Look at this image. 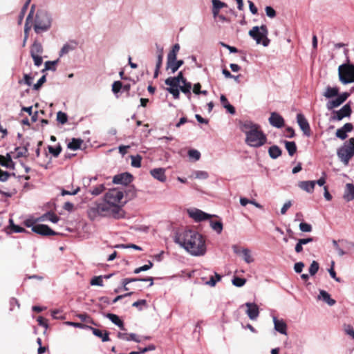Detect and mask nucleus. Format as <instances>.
Wrapping results in <instances>:
<instances>
[{
	"label": "nucleus",
	"instance_id": "nucleus-1",
	"mask_svg": "<svg viewBox=\"0 0 354 354\" xmlns=\"http://www.w3.org/2000/svg\"><path fill=\"white\" fill-rule=\"evenodd\" d=\"M174 242L194 257L204 256L207 252L205 238L195 230H187L177 233Z\"/></svg>",
	"mask_w": 354,
	"mask_h": 354
},
{
	"label": "nucleus",
	"instance_id": "nucleus-2",
	"mask_svg": "<svg viewBox=\"0 0 354 354\" xmlns=\"http://www.w3.org/2000/svg\"><path fill=\"white\" fill-rule=\"evenodd\" d=\"M240 130L245 134V143L250 147H260L267 141L266 134L259 124L250 120L239 122Z\"/></svg>",
	"mask_w": 354,
	"mask_h": 354
},
{
	"label": "nucleus",
	"instance_id": "nucleus-3",
	"mask_svg": "<svg viewBox=\"0 0 354 354\" xmlns=\"http://www.w3.org/2000/svg\"><path fill=\"white\" fill-rule=\"evenodd\" d=\"M124 197V193L118 188L109 190L104 196V201L109 203L113 206V216L118 218L122 216V200Z\"/></svg>",
	"mask_w": 354,
	"mask_h": 354
},
{
	"label": "nucleus",
	"instance_id": "nucleus-4",
	"mask_svg": "<svg viewBox=\"0 0 354 354\" xmlns=\"http://www.w3.org/2000/svg\"><path fill=\"white\" fill-rule=\"evenodd\" d=\"M52 17L46 10H39L37 12L34 24V30L37 34L48 30L51 26Z\"/></svg>",
	"mask_w": 354,
	"mask_h": 354
},
{
	"label": "nucleus",
	"instance_id": "nucleus-5",
	"mask_svg": "<svg viewBox=\"0 0 354 354\" xmlns=\"http://www.w3.org/2000/svg\"><path fill=\"white\" fill-rule=\"evenodd\" d=\"M268 30L266 25L260 27L254 26L250 31L249 35L254 39L257 44H261L263 46H268L270 39L268 38Z\"/></svg>",
	"mask_w": 354,
	"mask_h": 354
},
{
	"label": "nucleus",
	"instance_id": "nucleus-6",
	"mask_svg": "<svg viewBox=\"0 0 354 354\" xmlns=\"http://www.w3.org/2000/svg\"><path fill=\"white\" fill-rule=\"evenodd\" d=\"M338 74L339 80L344 84L354 82V65L346 64L340 65Z\"/></svg>",
	"mask_w": 354,
	"mask_h": 354
},
{
	"label": "nucleus",
	"instance_id": "nucleus-7",
	"mask_svg": "<svg viewBox=\"0 0 354 354\" xmlns=\"http://www.w3.org/2000/svg\"><path fill=\"white\" fill-rule=\"evenodd\" d=\"M337 155L339 160L345 166L348 165L350 160L354 156V149H353L349 140L345 142L344 145L337 149Z\"/></svg>",
	"mask_w": 354,
	"mask_h": 354
},
{
	"label": "nucleus",
	"instance_id": "nucleus-8",
	"mask_svg": "<svg viewBox=\"0 0 354 354\" xmlns=\"http://www.w3.org/2000/svg\"><path fill=\"white\" fill-rule=\"evenodd\" d=\"M113 206L109 203L104 201L97 204L95 207H93L91 212H93L95 215L106 216L109 215L113 216Z\"/></svg>",
	"mask_w": 354,
	"mask_h": 354
},
{
	"label": "nucleus",
	"instance_id": "nucleus-9",
	"mask_svg": "<svg viewBox=\"0 0 354 354\" xmlns=\"http://www.w3.org/2000/svg\"><path fill=\"white\" fill-rule=\"evenodd\" d=\"M187 213L189 217L193 218L196 222L205 221L214 216V215L209 214L196 208H192L187 209Z\"/></svg>",
	"mask_w": 354,
	"mask_h": 354
},
{
	"label": "nucleus",
	"instance_id": "nucleus-10",
	"mask_svg": "<svg viewBox=\"0 0 354 354\" xmlns=\"http://www.w3.org/2000/svg\"><path fill=\"white\" fill-rule=\"evenodd\" d=\"M351 114V108L348 104L344 105L339 110L334 111L330 120L339 121L345 117H349Z\"/></svg>",
	"mask_w": 354,
	"mask_h": 354
},
{
	"label": "nucleus",
	"instance_id": "nucleus-11",
	"mask_svg": "<svg viewBox=\"0 0 354 354\" xmlns=\"http://www.w3.org/2000/svg\"><path fill=\"white\" fill-rule=\"evenodd\" d=\"M32 231L41 236L56 235L57 233L44 224H36L32 227Z\"/></svg>",
	"mask_w": 354,
	"mask_h": 354
},
{
	"label": "nucleus",
	"instance_id": "nucleus-12",
	"mask_svg": "<svg viewBox=\"0 0 354 354\" xmlns=\"http://www.w3.org/2000/svg\"><path fill=\"white\" fill-rule=\"evenodd\" d=\"M297 122L304 134L309 137L310 136V125L308 120L302 113H298L297 115Z\"/></svg>",
	"mask_w": 354,
	"mask_h": 354
},
{
	"label": "nucleus",
	"instance_id": "nucleus-13",
	"mask_svg": "<svg viewBox=\"0 0 354 354\" xmlns=\"http://www.w3.org/2000/svg\"><path fill=\"white\" fill-rule=\"evenodd\" d=\"M349 94L346 92L341 93L340 95H337V97L335 100H330L327 102V109L328 110H331L333 108L340 106L343 102H344L346 100Z\"/></svg>",
	"mask_w": 354,
	"mask_h": 354
},
{
	"label": "nucleus",
	"instance_id": "nucleus-14",
	"mask_svg": "<svg viewBox=\"0 0 354 354\" xmlns=\"http://www.w3.org/2000/svg\"><path fill=\"white\" fill-rule=\"evenodd\" d=\"M133 176L129 173H122L115 175L113 178L115 184L128 185L132 181Z\"/></svg>",
	"mask_w": 354,
	"mask_h": 354
},
{
	"label": "nucleus",
	"instance_id": "nucleus-15",
	"mask_svg": "<svg viewBox=\"0 0 354 354\" xmlns=\"http://www.w3.org/2000/svg\"><path fill=\"white\" fill-rule=\"evenodd\" d=\"M137 281H150L149 286H151L153 284V279L152 277H147L143 279L139 278H125L122 279V289L125 291L129 290V288L127 286L129 283L131 282H137Z\"/></svg>",
	"mask_w": 354,
	"mask_h": 354
},
{
	"label": "nucleus",
	"instance_id": "nucleus-16",
	"mask_svg": "<svg viewBox=\"0 0 354 354\" xmlns=\"http://www.w3.org/2000/svg\"><path fill=\"white\" fill-rule=\"evenodd\" d=\"M270 124L274 127L281 128L284 125L283 118L277 113L273 112L269 118Z\"/></svg>",
	"mask_w": 354,
	"mask_h": 354
},
{
	"label": "nucleus",
	"instance_id": "nucleus-17",
	"mask_svg": "<svg viewBox=\"0 0 354 354\" xmlns=\"http://www.w3.org/2000/svg\"><path fill=\"white\" fill-rule=\"evenodd\" d=\"M165 169L164 168H155L150 171V174L152 177L161 183H164L167 180L165 175Z\"/></svg>",
	"mask_w": 354,
	"mask_h": 354
},
{
	"label": "nucleus",
	"instance_id": "nucleus-18",
	"mask_svg": "<svg viewBox=\"0 0 354 354\" xmlns=\"http://www.w3.org/2000/svg\"><path fill=\"white\" fill-rule=\"evenodd\" d=\"M353 129V126L351 123H346L342 127L337 130L336 136L341 140H345L347 138V133L351 132Z\"/></svg>",
	"mask_w": 354,
	"mask_h": 354
},
{
	"label": "nucleus",
	"instance_id": "nucleus-19",
	"mask_svg": "<svg viewBox=\"0 0 354 354\" xmlns=\"http://www.w3.org/2000/svg\"><path fill=\"white\" fill-rule=\"evenodd\" d=\"M184 64L183 60H177V59H174V60L171 59H167V70H171L172 73H174L176 72L178 68Z\"/></svg>",
	"mask_w": 354,
	"mask_h": 354
},
{
	"label": "nucleus",
	"instance_id": "nucleus-20",
	"mask_svg": "<svg viewBox=\"0 0 354 354\" xmlns=\"http://www.w3.org/2000/svg\"><path fill=\"white\" fill-rule=\"evenodd\" d=\"M0 165L8 169H15V162L10 153H8L6 156L0 155Z\"/></svg>",
	"mask_w": 354,
	"mask_h": 354
},
{
	"label": "nucleus",
	"instance_id": "nucleus-21",
	"mask_svg": "<svg viewBox=\"0 0 354 354\" xmlns=\"http://www.w3.org/2000/svg\"><path fill=\"white\" fill-rule=\"evenodd\" d=\"M298 186L300 189L309 194L313 193L315 189V183L313 180L300 181Z\"/></svg>",
	"mask_w": 354,
	"mask_h": 354
},
{
	"label": "nucleus",
	"instance_id": "nucleus-22",
	"mask_svg": "<svg viewBox=\"0 0 354 354\" xmlns=\"http://www.w3.org/2000/svg\"><path fill=\"white\" fill-rule=\"evenodd\" d=\"M35 9V5L32 4L31 6L30 12H29L28 17L26 18V24H25V26H24L25 40H27L28 37V32L30 30V26H29V21H30V20H31L33 18Z\"/></svg>",
	"mask_w": 354,
	"mask_h": 354
},
{
	"label": "nucleus",
	"instance_id": "nucleus-23",
	"mask_svg": "<svg viewBox=\"0 0 354 354\" xmlns=\"http://www.w3.org/2000/svg\"><path fill=\"white\" fill-rule=\"evenodd\" d=\"M343 198L346 201L354 200V185L352 183H347L345 187Z\"/></svg>",
	"mask_w": 354,
	"mask_h": 354
},
{
	"label": "nucleus",
	"instance_id": "nucleus-24",
	"mask_svg": "<svg viewBox=\"0 0 354 354\" xmlns=\"http://www.w3.org/2000/svg\"><path fill=\"white\" fill-rule=\"evenodd\" d=\"M88 328H89L90 330H92L93 335L101 338L102 342H107V341L110 340L109 337V332L105 330L104 333H103V331H102L97 328H93L91 326L88 327Z\"/></svg>",
	"mask_w": 354,
	"mask_h": 354
},
{
	"label": "nucleus",
	"instance_id": "nucleus-25",
	"mask_svg": "<svg viewBox=\"0 0 354 354\" xmlns=\"http://www.w3.org/2000/svg\"><path fill=\"white\" fill-rule=\"evenodd\" d=\"M318 298L328 304L330 306L335 304V300L332 299L330 295L325 290H320Z\"/></svg>",
	"mask_w": 354,
	"mask_h": 354
},
{
	"label": "nucleus",
	"instance_id": "nucleus-26",
	"mask_svg": "<svg viewBox=\"0 0 354 354\" xmlns=\"http://www.w3.org/2000/svg\"><path fill=\"white\" fill-rule=\"evenodd\" d=\"M43 53V47L41 43L35 41L30 48V55H41Z\"/></svg>",
	"mask_w": 354,
	"mask_h": 354
},
{
	"label": "nucleus",
	"instance_id": "nucleus-27",
	"mask_svg": "<svg viewBox=\"0 0 354 354\" xmlns=\"http://www.w3.org/2000/svg\"><path fill=\"white\" fill-rule=\"evenodd\" d=\"M339 89L337 87H330L327 86L325 92L324 93V96L328 99L335 97L338 95Z\"/></svg>",
	"mask_w": 354,
	"mask_h": 354
},
{
	"label": "nucleus",
	"instance_id": "nucleus-28",
	"mask_svg": "<svg viewBox=\"0 0 354 354\" xmlns=\"http://www.w3.org/2000/svg\"><path fill=\"white\" fill-rule=\"evenodd\" d=\"M268 153L270 158L276 159L281 155V150L278 146L273 145L269 148Z\"/></svg>",
	"mask_w": 354,
	"mask_h": 354
},
{
	"label": "nucleus",
	"instance_id": "nucleus-29",
	"mask_svg": "<svg viewBox=\"0 0 354 354\" xmlns=\"http://www.w3.org/2000/svg\"><path fill=\"white\" fill-rule=\"evenodd\" d=\"M118 337L120 339H122L126 340V341L133 340L136 342H140V340L137 338V335L134 333L128 334V333H118Z\"/></svg>",
	"mask_w": 354,
	"mask_h": 354
},
{
	"label": "nucleus",
	"instance_id": "nucleus-30",
	"mask_svg": "<svg viewBox=\"0 0 354 354\" xmlns=\"http://www.w3.org/2000/svg\"><path fill=\"white\" fill-rule=\"evenodd\" d=\"M274 328L278 332L286 334V324L283 321L277 320L275 317L274 318Z\"/></svg>",
	"mask_w": 354,
	"mask_h": 354
},
{
	"label": "nucleus",
	"instance_id": "nucleus-31",
	"mask_svg": "<svg viewBox=\"0 0 354 354\" xmlns=\"http://www.w3.org/2000/svg\"><path fill=\"white\" fill-rule=\"evenodd\" d=\"M28 145V144H27L26 146H25L24 147H16L15 148V152H16V155L14 156L15 158H21V157H27L28 155V147L27 146Z\"/></svg>",
	"mask_w": 354,
	"mask_h": 354
},
{
	"label": "nucleus",
	"instance_id": "nucleus-32",
	"mask_svg": "<svg viewBox=\"0 0 354 354\" xmlns=\"http://www.w3.org/2000/svg\"><path fill=\"white\" fill-rule=\"evenodd\" d=\"M284 142L286 149L288 151V154L290 156H292L297 151V146L295 142L293 141H285Z\"/></svg>",
	"mask_w": 354,
	"mask_h": 354
},
{
	"label": "nucleus",
	"instance_id": "nucleus-33",
	"mask_svg": "<svg viewBox=\"0 0 354 354\" xmlns=\"http://www.w3.org/2000/svg\"><path fill=\"white\" fill-rule=\"evenodd\" d=\"M183 86H179L180 90L187 95V97L190 99L191 97V88L192 84L190 82H187V81H183Z\"/></svg>",
	"mask_w": 354,
	"mask_h": 354
},
{
	"label": "nucleus",
	"instance_id": "nucleus-34",
	"mask_svg": "<svg viewBox=\"0 0 354 354\" xmlns=\"http://www.w3.org/2000/svg\"><path fill=\"white\" fill-rule=\"evenodd\" d=\"M241 254L243 255L244 261L247 263H250L254 261V258L251 254V251L248 248H243L241 250Z\"/></svg>",
	"mask_w": 354,
	"mask_h": 354
},
{
	"label": "nucleus",
	"instance_id": "nucleus-35",
	"mask_svg": "<svg viewBox=\"0 0 354 354\" xmlns=\"http://www.w3.org/2000/svg\"><path fill=\"white\" fill-rule=\"evenodd\" d=\"M180 50V45L178 44H176L173 46L172 49L169 52L167 55V59L174 60L177 58V54Z\"/></svg>",
	"mask_w": 354,
	"mask_h": 354
},
{
	"label": "nucleus",
	"instance_id": "nucleus-36",
	"mask_svg": "<svg viewBox=\"0 0 354 354\" xmlns=\"http://www.w3.org/2000/svg\"><path fill=\"white\" fill-rule=\"evenodd\" d=\"M44 220L49 221L53 223H57L59 221V217L53 212H48L44 214Z\"/></svg>",
	"mask_w": 354,
	"mask_h": 354
},
{
	"label": "nucleus",
	"instance_id": "nucleus-37",
	"mask_svg": "<svg viewBox=\"0 0 354 354\" xmlns=\"http://www.w3.org/2000/svg\"><path fill=\"white\" fill-rule=\"evenodd\" d=\"M73 44H74V45H73L71 44H68V43L65 44L61 48V50L59 52V56L62 57L64 55H66V54L68 53L70 51L74 50L75 48L76 43L73 42Z\"/></svg>",
	"mask_w": 354,
	"mask_h": 354
},
{
	"label": "nucleus",
	"instance_id": "nucleus-38",
	"mask_svg": "<svg viewBox=\"0 0 354 354\" xmlns=\"http://www.w3.org/2000/svg\"><path fill=\"white\" fill-rule=\"evenodd\" d=\"M82 140L81 139L73 138L68 144V148L72 150H77L80 148Z\"/></svg>",
	"mask_w": 354,
	"mask_h": 354
},
{
	"label": "nucleus",
	"instance_id": "nucleus-39",
	"mask_svg": "<svg viewBox=\"0 0 354 354\" xmlns=\"http://www.w3.org/2000/svg\"><path fill=\"white\" fill-rule=\"evenodd\" d=\"M221 279V276L216 272H214V276H211L209 281L205 282L206 285H208L211 287H214L216 286V283Z\"/></svg>",
	"mask_w": 354,
	"mask_h": 354
},
{
	"label": "nucleus",
	"instance_id": "nucleus-40",
	"mask_svg": "<svg viewBox=\"0 0 354 354\" xmlns=\"http://www.w3.org/2000/svg\"><path fill=\"white\" fill-rule=\"evenodd\" d=\"M107 317L111 320L113 323H114L115 325L118 326L120 328L123 329V322L119 318V317L115 314H111L109 313L107 315Z\"/></svg>",
	"mask_w": 354,
	"mask_h": 354
},
{
	"label": "nucleus",
	"instance_id": "nucleus-41",
	"mask_svg": "<svg viewBox=\"0 0 354 354\" xmlns=\"http://www.w3.org/2000/svg\"><path fill=\"white\" fill-rule=\"evenodd\" d=\"M210 225L212 228L216 231L218 234H221L223 231V223L221 221H210Z\"/></svg>",
	"mask_w": 354,
	"mask_h": 354
},
{
	"label": "nucleus",
	"instance_id": "nucleus-42",
	"mask_svg": "<svg viewBox=\"0 0 354 354\" xmlns=\"http://www.w3.org/2000/svg\"><path fill=\"white\" fill-rule=\"evenodd\" d=\"M162 60H163V55H157L156 68H155V71H154V77L155 78L158 76L160 68H161L162 64Z\"/></svg>",
	"mask_w": 354,
	"mask_h": 354
},
{
	"label": "nucleus",
	"instance_id": "nucleus-43",
	"mask_svg": "<svg viewBox=\"0 0 354 354\" xmlns=\"http://www.w3.org/2000/svg\"><path fill=\"white\" fill-rule=\"evenodd\" d=\"M131 166L133 167L139 168L141 167L142 157L140 155L131 156Z\"/></svg>",
	"mask_w": 354,
	"mask_h": 354
},
{
	"label": "nucleus",
	"instance_id": "nucleus-44",
	"mask_svg": "<svg viewBox=\"0 0 354 354\" xmlns=\"http://www.w3.org/2000/svg\"><path fill=\"white\" fill-rule=\"evenodd\" d=\"M188 156L190 159L197 161L201 158V153L196 149H189L188 151Z\"/></svg>",
	"mask_w": 354,
	"mask_h": 354
},
{
	"label": "nucleus",
	"instance_id": "nucleus-45",
	"mask_svg": "<svg viewBox=\"0 0 354 354\" xmlns=\"http://www.w3.org/2000/svg\"><path fill=\"white\" fill-rule=\"evenodd\" d=\"M165 84L169 86V88H176L179 86V82L177 80V78H174V77H168L165 80Z\"/></svg>",
	"mask_w": 354,
	"mask_h": 354
},
{
	"label": "nucleus",
	"instance_id": "nucleus-46",
	"mask_svg": "<svg viewBox=\"0 0 354 354\" xmlns=\"http://www.w3.org/2000/svg\"><path fill=\"white\" fill-rule=\"evenodd\" d=\"M48 149L49 153H51L54 157H57L62 151V147L60 145L57 147L48 146Z\"/></svg>",
	"mask_w": 354,
	"mask_h": 354
},
{
	"label": "nucleus",
	"instance_id": "nucleus-47",
	"mask_svg": "<svg viewBox=\"0 0 354 354\" xmlns=\"http://www.w3.org/2000/svg\"><path fill=\"white\" fill-rule=\"evenodd\" d=\"M212 8L220 10L221 9L227 7V4L220 0H212Z\"/></svg>",
	"mask_w": 354,
	"mask_h": 354
},
{
	"label": "nucleus",
	"instance_id": "nucleus-48",
	"mask_svg": "<svg viewBox=\"0 0 354 354\" xmlns=\"http://www.w3.org/2000/svg\"><path fill=\"white\" fill-rule=\"evenodd\" d=\"M57 120L60 124H64L67 122L68 116H67V115L65 113H64L62 111H59L57 113Z\"/></svg>",
	"mask_w": 354,
	"mask_h": 354
},
{
	"label": "nucleus",
	"instance_id": "nucleus-49",
	"mask_svg": "<svg viewBox=\"0 0 354 354\" xmlns=\"http://www.w3.org/2000/svg\"><path fill=\"white\" fill-rule=\"evenodd\" d=\"M30 1H28V0H26L25 4L21 8V10L20 12L19 16V24H21L22 22V20L24 17L25 13L28 9V7L30 4Z\"/></svg>",
	"mask_w": 354,
	"mask_h": 354
},
{
	"label": "nucleus",
	"instance_id": "nucleus-50",
	"mask_svg": "<svg viewBox=\"0 0 354 354\" xmlns=\"http://www.w3.org/2000/svg\"><path fill=\"white\" fill-rule=\"evenodd\" d=\"M319 270V263L316 261H313L309 268V273L311 276H314Z\"/></svg>",
	"mask_w": 354,
	"mask_h": 354
},
{
	"label": "nucleus",
	"instance_id": "nucleus-51",
	"mask_svg": "<svg viewBox=\"0 0 354 354\" xmlns=\"http://www.w3.org/2000/svg\"><path fill=\"white\" fill-rule=\"evenodd\" d=\"M232 284L236 287H242L245 285L246 280L243 278H240L238 277H234L232 281Z\"/></svg>",
	"mask_w": 354,
	"mask_h": 354
},
{
	"label": "nucleus",
	"instance_id": "nucleus-52",
	"mask_svg": "<svg viewBox=\"0 0 354 354\" xmlns=\"http://www.w3.org/2000/svg\"><path fill=\"white\" fill-rule=\"evenodd\" d=\"M152 266H153V263L151 262V261H149L148 264H146V265H144V266H142L141 267L136 268L134 270L133 272L135 274H138L140 272L147 271V270H149L150 268H152Z\"/></svg>",
	"mask_w": 354,
	"mask_h": 354
},
{
	"label": "nucleus",
	"instance_id": "nucleus-53",
	"mask_svg": "<svg viewBox=\"0 0 354 354\" xmlns=\"http://www.w3.org/2000/svg\"><path fill=\"white\" fill-rule=\"evenodd\" d=\"M104 189H105L104 185L103 184H101V185H99L96 186L95 187H94L91 191V193L92 195L98 196L104 190Z\"/></svg>",
	"mask_w": 354,
	"mask_h": 354
},
{
	"label": "nucleus",
	"instance_id": "nucleus-54",
	"mask_svg": "<svg viewBox=\"0 0 354 354\" xmlns=\"http://www.w3.org/2000/svg\"><path fill=\"white\" fill-rule=\"evenodd\" d=\"M10 227H11V230L12 232H16V233H21V232H24L26 231V230L24 227H20L17 225H15L13 223V221L12 219L10 220Z\"/></svg>",
	"mask_w": 354,
	"mask_h": 354
},
{
	"label": "nucleus",
	"instance_id": "nucleus-55",
	"mask_svg": "<svg viewBox=\"0 0 354 354\" xmlns=\"http://www.w3.org/2000/svg\"><path fill=\"white\" fill-rule=\"evenodd\" d=\"M91 284L92 286H103V279H102V276L94 277L91 280Z\"/></svg>",
	"mask_w": 354,
	"mask_h": 354
},
{
	"label": "nucleus",
	"instance_id": "nucleus-56",
	"mask_svg": "<svg viewBox=\"0 0 354 354\" xmlns=\"http://www.w3.org/2000/svg\"><path fill=\"white\" fill-rule=\"evenodd\" d=\"M312 229L311 225L307 223L302 222L299 224V230L303 232H310L312 231Z\"/></svg>",
	"mask_w": 354,
	"mask_h": 354
},
{
	"label": "nucleus",
	"instance_id": "nucleus-57",
	"mask_svg": "<svg viewBox=\"0 0 354 354\" xmlns=\"http://www.w3.org/2000/svg\"><path fill=\"white\" fill-rule=\"evenodd\" d=\"M133 307L138 308L140 307L141 308H148L147 305V301L145 299H140L137 301H135L132 304Z\"/></svg>",
	"mask_w": 354,
	"mask_h": 354
},
{
	"label": "nucleus",
	"instance_id": "nucleus-58",
	"mask_svg": "<svg viewBox=\"0 0 354 354\" xmlns=\"http://www.w3.org/2000/svg\"><path fill=\"white\" fill-rule=\"evenodd\" d=\"M122 82L120 81H115L112 84V91L115 94H116L122 89Z\"/></svg>",
	"mask_w": 354,
	"mask_h": 354
},
{
	"label": "nucleus",
	"instance_id": "nucleus-59",
	"mask_svg": "<svg viewBox=\"0 0 354 354\" xmlns=\"http://www.w3.org/2000/svg\"><path fill=\"white\" fill-rule=\"evenodd\" d=\"M33 77L28 74H25L24 76V80L19 81V84L24 82L28 86H30L32 84Z\"/></svg>",
	"mask_w": 354,
	"mask_h": 354
},
{
	"label": "nucleus",
	"instance_id": "nucleus-60",
	"mask_svg": "<svg viewBox=\"0 0 354 354\" xmlns=\"http://www.w3.org/2000/svg\"><path fill=\"white\" fill-rule=\"evenodd\" d=\"M194 174L195 178L198 179H206L209 176L208 173L205 171H196Z\"/></svg>",
	"mask_w": 354,
	"mask_h": 354
},
{
	"label": "nucleus",
	"instance_id": "nucleus-61",
	"mask_svg": "<svg viewBox=\"0 0 354 354\" xmlns=\"http://www.w3.org/2000/svg\"><path fill=\"white\" fill-rule=\"evenodd\" d=\"M57 62H58L57 60V61H53V62H51V61L46 62V63H45V70L55 71L56 68H55V65L57 63Z\"/></svg>",
	"mask_w": 354,
	"mask_h": 354
},
{
	"label": "nucleus",
	"instance_id": "nucleus-62",
	"mask_svg": "<svg viewBox=\"0 0 354 354\" xmlns=\"http://www.w3.org/2000/svg\"><path fill=\"white\" fill-rule=\"evenodd\" d=\"M167 91L172 94L174 99H178L180 96L179 88H167Z\"/></svg>",
	"mask_w": 354,
	"mask_h": 354
},
{
	"label": "nucleus",
	"instance_id": "nucleus-63",
	"mask_svg": "<svg viewBox=\"0 0 354 354\" xmlns=\"http://www.w3.org/2000/svg\"><path fill=\"white\" fill-rule=\"evenodd\" d=\"M46 75L41 76L36 84L33 85V89L39 90L42 84L46 82Z\"/></svg>",
	"mask_w": 354,
	"mask_h": 354
},
{
	"label": "nucleus",
	"instance_id": "nucleus-64",
	"mask_svg": "<svg viewBox=\"0 0 354 354\" xmlns=\"http://www.w3.org/2000/svg\"><path fill=\"white\" fill-rule=\"evenodd\" d=\"M345 243L346 247L348 250L347 253H354V242H349L347 241H342Z\"/></svg>",
	"mask_w": 354,
	"mask_h": 354
}]
</instances>
